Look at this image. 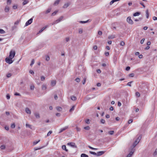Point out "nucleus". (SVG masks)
Here are the masks:
<instances>
[{"instance_id":"nucleus-5","label":"nucleus","mask_w":157,"mask_h":157,"mask_svg":"<svg viewBox=\"0 0 157 157\" xmlns=\"http://www.w3.org/2000/svg\"><path fill=\"white\" fill-rule=\"evenodd\" d=\"M63 18V17H61L59 19H58V20H56V21L54 22L52 24V25H53L55 24H56V23H59V22L60 21L62 20Z\"/></svg>"},{"instance_id":"nucleus-29","label":"nucleus","mask_w":157,"mask_h":157,"mask_svg":"<svg viewBox=\"0 0 157 157\" xmlns=\"http://www.w3.org/2000/svg\"><path fill=\"white\" fill-rule=\"evenodd\" d=\"M15 124L14 123L12 124L11 125V127L12 128H15Z\"/></svg>"},{"instance_id":"nucleus-28","label":"nucleus","mask_w":157,"mask_h":157,"mask_svg":"<svg viewBox=\"0 0 157 157\" xmlns=\"http://www.w3.org/2000/svg\"><path fill=\"white\" fill-rule=\"evenodd\" d=\"M114 132L113 131H110L109 132V133L110 135H112L113 134Z\"/></svg>"},{"instance_id":"nucleus-55","label":"nucleus","mask_w":157,"mask_h":157,"mask_svg":"<svg viewBox=\"0 0 157 157\" xmlns=\"http://www.w3.org/2000/svg\"><path fill=\"white\" fill-rule=\"evenodd\" d=\"M144 40H145V39H144H144H142L141 40V41H140V43H141V44H143V43H144Z\"/></svg>"},{"instance_id":"nucleus-13","label":"nucleus","mask_w":157,"mask_h":157,"mask_svg":"<svg viewBox=\"0 0 157 157\" xmlns=\"http://www.w3.org/2000/svg\"><path fill=\"white\" fill-rule=\"evenodd\" d=\"M146 17L147 18H148L149 15V13L148 12V9L146 10Z\"/></svg>"},{"instance_id":"nucleus-58","label":"nucleus","mask_w":157,"mask_h":157,"mask_svg":"<svg viewBox=\"0 0 157 157\" xmlns=\"http://www.w3.org/2000/svg\"><path fill=\"white\" fill-rule=\"evenodd\" d=\"M90 153L91 154H93V155H96V153L95 152H94L90 151Z\"/></svg>"},{"instance_id":"nucleus-4","label":"nucleus","mask_w":157,"mask_h":157,"mask_svg":"<svg viewBox=\"0 0 157 157\" xmlns=\"http://www.w3.org/2000/svg\"><path fill=\"white\" fill-rule=\"evenodd\" d=\"M12 59L9 58V57H6L5 59L6 61L9 64H10L13 62Z\"/></svg>"},{"instance_id":"nucleus-2","label":"nucleus","mask_w":157,"mask_h":157,"mask_svg":"<svg viewBox=\"0 0 157 157\" xmlns=\"http://www.w3.org/2000/svg\"><path fill=\"white\" fill-rule=\"evenodd\" d=\"M141 138V136H139L138 137L136 140L133 144V147H134L136 146L139 143V142L140 141Z\"/></svg>"},{"instance_id":"nucleus-35","label":"nucleus","mask_w":157,"mask_h":157,"mask_svg":"<svg viewBox=\"0 0 157 157\" xmlns=\"http://www.w3.org/2000/svg\"><path fill=\"white\" fill-rule=\"evenodd\" d=\"M101 123H102V124H104L105 122V120L102 119L101 120Z\"/></svg>"},{"instance_id":"nucleus-48","label":"nucleus","mask_w":157,"mask_h":157,"mask_svg":"<svg viewBox=\"0 0 157 157\" xmlns=\"http://www.w3.org/2000/svg\"><path fill=\"white\" fill-rule=\"evenodd\" d=\"M52 133V131H50L47 134V136H48L50 135V134Z\"/></svg>"},{"instance_id":"nucleus-39","label":"nucleus","mask_w":157,"mask_h":157,"mask_svg":"<svg viewBox=\"0 0 157 157\" xmlns=\"http://www.w3.org/2000/svg\"><path fill=\"white\" fill-rule=\"evenodd\" d=\"M34 86L33 85H31L30 87V89L31 90H34Z\"/></svg>"},{"instance_id":"nucleus-44","label":"nucleus","mask_w":157,"mask_h":157,"mask_svg":"<svg viewBox=\"0 0 157 157\" xmlns=\"http://www.w3.org/2000/svg\"><path fill=\"white\" fill-rule=\"evenodd\" d=\"M133 122V120L132 119H130L128 121V123L129 124L132 123Z\"/></svg>"},{"instance_id":"nucleus-63","label":"nucleus","mask_w":157,"mask_h":157,"mask_svg":"<svg viewBox=\"0 0 157 157\" xmlns=\"http://www.w3.org/2000/svg\"><path fill=\"white\" fill-rule=\"evenodd\" d=\"M118 105L119 106H121V103L120 102H119L118 101Z\"/></svg>"},{"instance_id":"nucleus-56","label":"nucleus","mask_w":157,"mask_h":157,"mask_svg":"<svg viewBox=\"0 0 157 157\" xmlns=\"http://www.w3.org/2000/svg\"><path fill=\"white\" fill-rule=\"evenodd\" d=\"M45 79V78L44 76H42L41 77V81H44Z\"/></svg>"},{"instance_id":"nucleus-10","label":"nucleus","mask_w":157,"mask_h":157,"mask_svg":"<svg viewBox=\"0 0 157 157\" xmlns=\"http://www.w3.org/2000/svg\"><path fill=\"white\" fill-rule=\"evenodd\" d=\"M140 14V13L139 12H137L134 13L133 15L135 17L138 16Z\"/></svg>"},{"instance_id":"nucleus-49","label":"nucleus","mask_w":157,"mask_h":157,"mask_svg":"<svg viewBox=\"0 0 157 157\" xmlns=\"http://www.w3.org/2000/svg\"><path fill=\"white\" fill-rule=\"evenodd\" d=\"M98 35H102V33L101 31H99L98 32Z\"/></svg>"},{"instance_id":"nucleus-36","label":"nucleus","mask_w":157,"mask_h":157,"mask_svg":"<svg viewBox=\"0 0 157 157\" xmlns=\"http://www.w3.org/2000/svg\"><path fill=\"white\" fill-rule=\"evenodd\" d=\"M74 108H75V106H73L71 108L69 111L70 112H71L72 111H73L74 110Z\"/></svg>"},{"instance_id":"nucleus-16","label":"nucleus","mask_w":157,"mask_h":157,"mask_svg":"<svg viewBox=\"0 0 157 157\" xmlns=\"http://www.w3.org/2000/svg\"><path fill=\"white\" fill-rule=\"evenodd\" d=\"M59 2H60V0H56L55 2V3H54V5H58L59 3Z\"/></svg>"},{"instance_id":"nucleus-40","label":"nucleus","mask_w":157,"mask_h":157,"mask_svg":"<svg viewBox=\"0 0 157 157\" xmlns=\"http://www.w3.org/2000/svg\"><path fill=\"white\" fill-rule=\"evenodd\" d=\"M129 76L130 77H133L134 76V74L133 73L130 74L129 75Z\"/></svg>"},{"instance_id":"nucleus-33","label":"nucleus","mask_w":157,"mask_h":157,"mask_svg":"<svg viewBox=\"0 0 157 157\" xmlns=\"http://www.w3.org/2000/svg\"><path fill=\"white\" fill-rule=\"evenodd\" d=\"M86 78H83V79L82 81V82L83 84H84L85 83L86 81Z\"/></svg>"},{"instance_id":"nucleus-64","label":"nucleus","mask_w":157,"mask_h":157,"mask_svg":"<svg viewBox=\"0 0 157 157\" xmlns=\"http://www.w3.org/2000/svg\"><path fill=\"white\" fill-rule=\"evenodd\" d=\"M153 19L154 20H157V17L154 16L153 17Z\"/></svg>"},{"instance_id":"nucleus-31","label":"nucleus","mask_w":157,"mask_h":157,"mask_svg":"<svg viewBox=\"0 0 157 157\" xmlns=\"http://www.w3.org/2000/svg\"><path fill=\"white\" fill-rule=\"evenodd\" d=\"M136 95L137 97H139L140 96V93L138 92H136Z\"/></svg>"},{"instance_id":"nucleus-60","label":"nucleus","mask_w":157,"mask_h":157,"mask_svg":"<svg viewBox=\"0 0 157 157\" xmlns=\"http://www.w3.org/2000/svg\"><path fill=\"white\" fill-rule=\"evenodd\" d=\"M79 33H80V34H81L82 33V29H79Z\"/></svg>"},{"instance_id":"nucleus-37","label":"nucleus","mask_w":157,"mask_h":157,"mask_svg":"<svg viewBox=\"0 0 157 157\" xmlns=\"http://www.w3.org/2000/svg\"><path fill=\"white\" fill-rule=\"evenodd\" d=\"M34 63V59H33L31 61V63L30 64V65L32 66L33 64Z\"/></svg>"},{"instance_id":"nucleus-25","label":"nucleus","mask_w":157,"mask_h":157,"mask_svg":"<svg viewBox=\"0 0 157 157\" xmlns=\"http://www.w3.org/2000/svg\"><path fill=\"white\" fill-rule=\"evenodd\" d=\"M24 1V2H23V5H24L27 4L28 2L26 0L25 1Z\"/></svg>"},{"instance_id":"nucleus-7","label":"nucleus","mask_w":157,"mask_h":157,"mask_svg":"<svg viewBox=\"0 0 157 157\" xmlns=\"http://www.w3.org/2000/svg\"><path fill=\"white\" fill-rule=\"evenodd\" d=\"M67 144L71 146V147H74L75 148L77 147V146L75 145V144L74 143H69Z\"/></svg>"},{"instance_id":"nucleus-12","label":"nucleus","mask_w":157,"mask_h":157,"mask_svg":"<svg viewBox=\"0 0 157 157\" xmlns=\"http://www.w3.org/2000/svg\"><path fill=\"white\" fill-rule=\"evenodd\" d=\"M134 151H131L130 152V153H129V154H128L127 157H131L132 156V154H133V153H134Z\"/></svg>"},{"instance_id":"nucleus-30","label":"nucleus","mask_w":157,"mask_h":157,"mask_svg":"<svg viewBox=\"0 0 157 157\" xmlns=\"http://www.w3.org/2000/svg\"><path fill=\"white\" fill-rule=\"evenodd\" d=\"M90 128L89 126H87L84 127V129L86 130H89Z\"/></svg>"},{"instance_id":"nucleus-47","label":"nucleus","mask_w":157,"mask_h":157,"mask_svg":"<svg viewBox=\"0 0 157 157\" xmlns=\"http://www.w3.org/2000/svg\"><path fill=\"white\" fill-rule=\"evenodd\" d=\"M11 76V73H8L7 74L6 76L7 77H10Z\"/></svg>"},{"instance_id":"nucleus-59","label":"nucleus","mask_w":157,"mask_h":157,"mask_svg":"<svg viewBox=\"0 0 157 157\" xmlns=\"http://www.w3.org/2000/svg\"><path fill=\"white\" fill-rule=\"evenodd\" d=\"M140 4L142 5L144 8H145V6L144 5V3L142 2H140Z\"/></svg>"},{"instance_id":"nucleus-19","label":"nucleus","mask_w":157,"mask_h":157,"mask_svg":"<svg viewBox=\"0 0 157 157\" xmlns=\"http://www.w3.org/2000/svg\"><path fill=\"white\" fill-rule=\"evenodd\" d=\"M62 148L63 149L65 150L66 151H68V150L66 149L65 145H63L62 146Z\"/></svg>"},{"instance_id":"nucleus-27","label":"nucleus","mask_w":157,"mask_h":157,"mask_svg":"<svg viewBox=\"0 0 157 157\" xmlns=\"http://www.w3.org/2000/svg\"><path fill=\"white\" fill-rule=\"evenodd\" d=\"M120 45L121 46H124L125 45V43L123 41H121L120 43Z\"/></svg>"},{"instance_id":"nucleus-50","label":"nucleus","mask_w":157,"mask_h":157,"mask_svg":"<svg viewBox=\"0 0 157 157\" xmlns=\"http://www.w3.org/2000/svg\"><path fill=\"white\" fill-rule=\"evenodd\" d=\"M75 81L77 82H79L80 81V79L79 78H77L75 79Z\"/></svg>"},{"instance_id":"nucleus-6","label":"nucleus","mask_w":157,"mask_h":157,"mask_svg":"<svg viewBox=\"0 0 157 157\" xmlns=\"http://www.w3.org/2000/svg\"><path fill=\"white\" fill-rule=\"evenodd\" d=\"M33 21V19L32 18L30 19L28 21H27L26 23H25V25L26 26H28L31 24L32 22Z\"/></svg>"},{"instance_id":"nucleus-53","label":"nucleus","mask_w":157,"mask_h":157,"mask_svg":"<svg viewBox=\"0 0 157 157\" xmlns=\"http://www.w3.org/2000/svg\"><path fill=\"white\" fill-rule=\"evenodd\" d=\"M130 69V67L129 66L127 67L126 68V70L127 71H129Z\"/></svg>"},{"instance_id":"nucleus-46","label":"nucleus","mask_w":157,"mask_h":157,"mask_svg":"<svg viewBox=\"0 0 157 157\" xmlns=\"http://www.w3.org/2000/svg\"><path fill=\"white\" fill-rule=\"evenodd\" d=\"M153 155H157V148L156 149L155 151L154 152Z\"/></svg>"},{"instance_id":"nucleus-22","label":"nucleus","mask_w":157,"mask_h":157,"mask_svg":"<svg viewBox=\"0 0 157 157\" xmlns=\"http://www.w3.org/2000/svg\"><path fill=\"white\" fill-rule=\"evenodd\" d=\"M81 157H88V156L86 154H82L81 155Z\"/></svg>"},{"instance_id":"nucleus-24","label":"nucleus","mask_w":157,"mask_h":157,"mask_svg":"<svg viewBox=\"0 0 157 157\" xmlns=\"http://www.w3.org/2000/svg\"><path fill=\"white\" fill-rule=\"evenodd\" d=\"M5 33V31L2 29H0V33L1 34H4Z\"/></svg>"},{"instance_id":"nucleus-20","label":"nucleus","mask_w":157,"mask_h":157,"mask_svg":"<svg viewBox=\"0 0 157 157\" xmlns=\"http://www.w3.org/2000/svg\"><path fill=\"white\" fill-rule=\"evenodd\" d=\"M46 28H47V26L42 28L39 31V33H40L42 32Z\"/></svg>"},{"instance_id":"nucleus-43","label":"nucleus","mask_w":157,"mask_h":157,"mask_svg":"<svg viewBox=\"0 0 157 157\" xmlns=\"http://www.w3.org/2000/svg\"><path fill=\"white\" fill-rule=\"evenodd\" d=\"M40 141V140H39L38 141H35L33 142L34 145H35L37 144Z\"/></svg>"},{"instance_id":"nucleus-9","label":"nucleus","mask_w":157,"mask_h":157,"mask_svg":"<svg viewBox=\"0 0 157 157\" xmlns=\"http://www.w3.org/2000/svg\"><path fill=\"white\" fill-rule=\"evenodd\" d=\"M56 84V82L55 81H52L51 82V85L52 86H54Z\"/></svg>"},{"instance_id":"nucleus-61","label":"nucleus","mask_w":157,"mask_h":157,"mask_svg":"<svg viewBox=\"0 0 157 157\" xmlns=\"http://www.w3.org/2000/svg\"><path fill=\"white\" fill-rule=\"evenodd\" d=\"M46 89V87L45 85H43L42 86V89L43 90H45Z\"/></svg>"},{"instance_id":"nucleus-14","label":"nucleus","mask_w":157,"mask_h":157,"mask_svg":"<svg viewBox=\"0 0 157 157\" xmlns=\"http://www.w3.org/2000/svg\"><path fill=\"white\" fill-rule=\"evenodd\" d=\"M70 5V3H67L65 4L63 6V8H67Z\"/></svg>"},{"instance_id":"nucleus-34","label":"nucleus","mask_w":157,"mask_h":157,"mask_svg":"<svg viewBox=\"0 0 157 157\" xmlns=\"http://www.w3.org/2000/svg\"><path fill=\"white\" fill-rule=\"evenodd\" d=\"M85 122L87 124H90V120L89 119H87L85 121Z\"/></svg>"},{"instance_id":"nucleus-57","label":"nucleus","mask_w":157,"mask_h":157,"mask_svg":"<svg viewBox=\"0 0 157 157\" xmlns=\"http://www.w3.org/2000/svg\"><path fill=\"white\" fill-rule=\"evenodd\" d=\"M105 55L106 56H108L109 55V52H106L105 53Z\"/></svg>"},{"instance_id":"nucleus-15","label":"nucleus","mask_w":157,"mask_h":157,"mask_svg":"<svg viewBox=\"0 0 157 157\" xmlns=\"http://www.w3.org/2000/svg\"><path fill=\"white\" fill-rule=\"evenodd\" d=\"M104 153V151H103L99 152L98 153V156H100V155H102Z\"/></svg>"},{"instance_id":"nucleus-54","label":"nucleus","mask_w":157,"mask_h":157,"mask_svg":"<svg viewBox=\"0 0 157 157\" xmlns=\"http://www.w3.org/2000/svg\"><path fill=\"white\" fill-rule=\"evenodd\" d=\"M49 59H50V58H49V56H47L46 57V60H47V61H48V60H49Z\"/></svg>"},{"instance_id":"nucleus-11","label":"nucleus","mask_w":157,"mask_h":157,"mask_svg":"<svg viewBox=\"0 0 157 157\" xmlns=\"http://www.w3.org/2000/svg\"><path fill=\"white\" fill-rule=\"evenodd\" d=\"M115 38V36L114 35H110L108 37V39H113Z\"/></svg>"},{"instance_id":"nucleus-52","label":"nucleus","mask_w":157,"mask_h":157,"mask_svg":"<svg viewBox=\"0 0 157 157\" xmlns=\"http://www.w3.org/2000/svg\"><path fill=\"white\" fill-rule=\"evenodd\" d=\"M68 128V127H65V128H62L61 130V132H62L64 130H65L67 128Z\"/></svg>"},{"instance_id":"nucleus-8","label":"nucleus","mask_w":157,"mask_h":157,"mask_svg":"<svg viewBox=\"0 0 157 157\" xmlns=\"http://www.w3.org/2000/svg\"><path fill=\"white\" fill-rule=\"evenodd\" d=\"M25 111L26 113L28 114H30L31 113V111L28 108H26L25 109Z\"/></svg>"},{"instance_id":"nucleus-21","label":"nucleus","mask_w":157,"mask_h":157,"mask_svg":"<svg viewBox=\"0 0 157 157\" xmlns=\"http://www.w3.org/2000/svg\"><path fill=\"white\" fill-rule=\"evenodd\" d=\"M71 98L73 101H75L76 100V98L74 96H72L71 97Z\"/></svg>"},{"instance_id":"nucleus-3","label":"nucleus","mask_w":157,"mask_h":157,"mask_svg":"<svg viewBox=\"0 0 157 157\" xmlns=\"http://www.w3.org/2000/svg\"><path fill=\"white\" fill-rule=\"evenodd\" d=\"M126 21L127 22L130 24L132 25L133 24V22L131 19L130 17H128L127 18Z\"/></svg>"},{"instance_id":"nucleus-42","label":"nucleus","mask_w":157,"mask_h":157,"mask_svg":"<svg viewBox=\"0 0 157 157\" xmlns=\"http://www.w3.org/2000/svg\"><path fill=\"white\" fill-rule=\"evenodd\" d=\"M26 127H29V128H31V125L29 124H26Z\"/></svg>"},{"instance_id":"nucleus-41","label":"nucleus","mask_w":157,"mask_h":157,"mask_svg":"<svg viewBox=\"0 0 157 157\" xmlns=\"http://www.w3.org/2000/svg\"><path fill=\"white\" fill-rule=\"evenodd\" d=\"M17 6L16 5H14L13 7V9L15 10L17 8Z\"/></svg>"},{"instance_id":"nucleus-51","label":"nucleus","mask_w":157,"mask_h":157,"mask_svg":"<svg viewBox=\"0 0 157 157\" xmlns=\"http://www.w3.org/2000/svg\"><path fill=\"white\" fill-rule=\"evenodd\" d=\"M93 48L94 50H96L97 49L98 47L97 45H94L93 47Z\"/></svg>"},{"instance_id":"nucleus-23","label":"nucleus","mask_w":157,"mask_h":157,"mask_svg":"<svg viewBox=\"0 0 157 157\" xmlns=\"http://www.w3.org/2000/svg\"><path fill=\"white\" fill-rule=\"evenodd\" d=\"M56 109L58 111H61L62 110V108L59 107H56Z\"/></svg>"},{"instance_id":"nucleus-62","label":"nucleus","mask_w":157,"mask_h":157,"mask_svg":"<svg viewBox=\"0 0 157 157\" xmlns=\"http://www.w3.org/2000/svg\"><path fill=\"white\" fill-rule=\"evenodd\" d=\"M132 82H129L128 83L127 85L128 86H131V83Z\"/></svg>"},{"instance_id":"nucleus-26","label":"nucleus","mask_w":157,"mask_h":157,"mask_svg":"<svg viewBox=\"0 0 157 157\" xmlns=\"http://www.w3.org/2000/svg\"><path fill=\"white\" fill-rule=\"evenodd\" d=\"M0 148L2 149H4L6 148V147L4 145H2L1 146Z\"/></svg>"},{"instance_id":"nucleus-17","label":"nucleus","mask_w":157,"mask_h":157,"mask_svg":"<svg viewBox=\"0 0 157 157\" xmlns=\"http://www.w3.org/2000/svg\"><path fill=\"white\" fill-rule=\"evenodd\" d=\"M35 115L36 117L37 118H39L40 117V115L38 113H35Z\"/></svg>"},{"instance_id":"nucleus-38","label":"nucleus","mask_w":157,"mask_h":157,"mask_svg":"<svg viewBox=\"0 0 157 157\" xmlns=\"http://www.w3.org/2000/svg\"><path fill=\"white\" fill-rule=\"evenodd\" d=\"M51 10V9H48L46 12V13H49Z\"/></svg>"},{"instance_id":"nucleus-18","label":"nucleus","mask_w":157,"mask_h":157,"mask_svg":"<svg viewBox=\"0 0 157 157\" xmlns=\"http://www.w3.org/2000/svg\"><path fill=\"white\" fill-rule=\"evenodd\" d=\"M5 10L6 12H8L9 10V8L8 6H6L5 8Z\"/></svg>"},{"instance_id":"nucleus-45","label":"nucleus","mask_w":157,"mask_h":157,"mask_svg":"<svg viewBox=\"0 0 157 157\" xmlns=\"http://www.w3.org/2000/svg\"><path fill=\"white\" fill-rule=\"evenodd\" d=\"M88 20H87L86 21H81L80 22L81 23H87V22H88Z\"/></svg>"},{"instance_id":"nucleus-32","label":"nucleus","mask_w":157,"mask_h":157,"mask_svg":"<svg viewBox=\"0 0 157 157\" xmlns=\"http://www.w3.org/2000/svg\"><path fill=\"white\" fill-rule=\"evenodd\" d=\"M11 3V0H7V4H10Z\"/></svg>"},{"instance_id":"nucleus-1","label":"nucleus","mask_w":157,"mask_h":157,"mask_svg":"<svg viewBox=\"0 0 157 157\" xmlns=\"http://www.w3.org/2000/svg\"><path fill=\"white\" fill-rule=\"evenodd\" d=\"M15 55V52L14 51L11 50L10 52L9 57L11 59H13Z\"/></svg>"}]
</instances>
